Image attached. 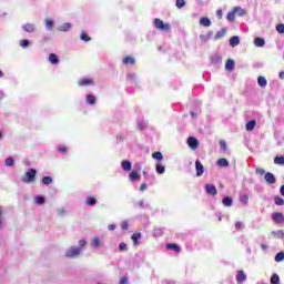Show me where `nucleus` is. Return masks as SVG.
Returning <instances> with one entry per match:
<instances>
[{
    "mask_svg": "<svg viewBox=\"0 0 284 284\" xmlns=\"http://www.w3.org/2000/svg\"><path fill=\"white\" fill-rule=\"evenodd\" d=\"M121 168L124 172H130L132 170V162L128 161V160H123L121 162Z\"/></svg>",
    "mask_w": 284,
    "mask_h": 284,
    "instance_id": "12",
    "label": "nucleus"
},
{
    "mask_svg": "<svg viewBox=\"0 0 284 284\" xmlns=\"http://www.w3.org/2000/svg\"><path fill=\"white\" fill-rule=\"evenodd\" d=\"M264 181H266V183L268 185H274V183H276V176H274V174L267 172L264 175Z\"/></svg>",
    "mask_w": 284,
    "mask_h": 284,
    "instance_id": "7",
    "label": "nucleus"
},
{
    "mask_svg": "<svg viewBox=\"0 0 284 284\" xmlns=\"http://www.w3.org/2000/svg\"><path fill=\"white\" fill-rule=\"evenodd\" d=\"M34 203H37V205H43L45 203V197L37 195L34 199Z\"/></svg>",
    "mask_w": 284,
    "mask_h": 284,
    "instance_id": "35",
    "label": "nucleus"
},
{
    "mask_svg": "<svg viewBox=\"0 0 284 284\" xmlns=\"http://www.w3.org/2000/svg\"><path fill=\"white\" fill-rule=\"evenodd\" d=\"M123 65H134L136 63V60H134V57L132 55H126L122 60Z\"/></svg>",
    "mask_w": 284,
    "mask_h": 284,
    "instance_id": "11",
    "label": "nucleus"
},
{
    "mask_svg": "<svg viewBox=\"0 0 284 284\" xmlns=\"http://www.w3.org/2000/svg\"><path fill=\"white\" fill-rule=\"evenodd\" d=\"M129 180L131 181H141V174H139V172L136 171H132L130 174H129Z\"/></svg>",
    "mask_w": 284,
    "mask_h": 284,
    "instance_id": "16",
    "label": "nucleus"
},
{
    "mask_svg": "<svg viewBox=\"0 0 284 284\" xmlns=\"http://www.w3.org/2000/svg\"><path fill=\"white\" fill-rule=\"evenodd\" d=\"M254 128H256V120H251L246 123L245 129L248 132H252V130H254Z\"/></svg>",
    "mask_w": 284,
    "mask_h": 284,
    "instance_id": "21",
    "label": "nucleus"
},
{
    "mask_svg": "<svg viewBox=\"0 0 284 284\" xmlns=\"http://www.w3.org/2000/svg\"><path fill=\"white\" fill-rule=\"evenodd\" d=\"M152 159H155L156 161H163V153H161V152H154L153 154H152Z\"/></svg>",
    "mask_w": 284,
    "mask_h": 284,
    "instance_id": "38",
    "label": "nucleus"
},
{
    "mask_svg": "<svg viewBox=\"0 0 284 284\" xmlns=\"http://www.w3.org/2000/svg\"><path fill=\"white\" fill-rule=\"evenodd\" d=\"M254 45L256 48H263V45H265V39H263V38H255Z\"/></svg>",
    "mask_w": 284,
    "mask_h": 284,
    "instance_id": "24",
    "label": "nucleus"
},
{
    "mask_svg": "<svg viewBox=\"0 0 284 284\" xmlns=\"http://www.w3.org/2000/svg\"><path fill=\"white\" fill-rule=\"evenodd\" d=\"M247 201H250V197L247 196V194H241L240 195V203L242 205H247Z\"/></svg>",
    "mask_w": 284,
    "mask_h": 284,
    "instance_id": "34",
    "label": "nucleus"
},
{
    "mask_svg": "<svg viewBox=\"0 0 284 284\" xmlns=\"http://www.w3.org/2000/svg\"><path fill=\"white\" fill-rule=\"evenodd\" d=\"M195 170H196V176H203V173L205 172V166H203V163L196 160Z\"/></svg>",
    "mask_w": 284,
    "mask_h": 284,
    "instance_id": "5",
    "label": "nucleus"
},
{
    "mask_svg": "<svg viewBox=\"0 0 284 284\" xmlns=\"http://www.w3.org/2000/svg\"><path fill=\"white\" fill-rule=\"evenodd\" d=\"M261 247H262V250H267V245H265V244H261Z\"/></svg>",
    "mask_w": 284,
    "mask_h": 284,
    "instance_id": "63",
    "label": "nucleus"
},
{
    "mask_svg": "<svg viewBox=\"0 0 284 284\" xmlns=\"http://www.w3.org/2000/svg\"><path fill=\"white\" fill-rule=\"evenodd\" d=\"M274 163H275L276 165H284V156H276V158L274 159Z\"/></svg>",
    "mask_w": 284,
    "mask_h": 284,
    "instance_id": "42",
    "label": "nucleus"
},
{
    "mask_svg": "<svg viewBox=\"0 0 284 284\" xmlns=\"http://www.w3.org/2000/svg\"><path fill=\"white\" fill-rule=\"evenodd\" d=\"M225 70L232 72L234 70V60L227 59L225 63Z\"/></svg>",
    "mask_w": 284,
    "mask_h": 284,
    "instance_id": "19",
    "label": "nucleus"
},
{
    "mask_svg": "<svg viewBox=\"0 0 284 284\" xmlns=\"http://www.w3.org/2000/svg\"><path fill=\"white\" fill-rule=\"evenodd\" d=\"M186 143H199V140H196V138H194V136H190L187 139Z\"/></svg>",
    "mask_w": 284,
    "mask_h": 284,
    "instance_id": "55",
    "label": "nucleus"
},
{
    "mask_svg": "<svg viewBox=\"0 0 284 284\" xmlns=\"http://www.w3.org/2000/svg\"><path fill=\"white\" fill-rule=\"evenodd\" d=\"M91 247H93L94 250H99V247H101V240L99 237H94L91 241Z\"/></svg>",
    "mask_w": 284,
    "mask_h": 284,
    "instance_id": "20",
    "label": "nucleus"
},
{
    "mask_svg": "<svg viewBox=\"0 0 284 284\" xmlns=\"http://www.w3.org/2000/svg\"><path fill=\"white\" fill-rule=\"evenodd\" d=\"M176 8H183L185 6V0H176Z\"/></svg>",
    "mask_w": 284,
    "mask_h": 284,
    "instance_id": "54",
    "label": "nucleus"
},
{
    "mask_svg": "<svg viewBox=\"0 0 284 284\" xmlns=\"http://www.w3.org/2000/svg\"><path fill=\"white\" fill-rule=\"evenodd\" d=\"M119 250L120 252H128V244H125L124 242L120 243Z\"/></svg>",
    "mask_w": 284,
    "mask_h": 284,
    "instance_id": "49",
    "label": "nucleus"
},
{
    "mask_svg": "<svg viewBox=\"0 0 284 284\" xmlns=\"http://www.w3.org/2000/svg\"><path fill=\"white\" fill-rule=\"evenodd\" d=\"M242 229H243V222H236L235 230H242Z\"/></svg>",
    "mask_w": 284,
    "mask_h": 284,
    "instance_id": "58",
    "label": "nucleus"
},
{
    "mask_svg": "<svg viewBox=\"0 0 284 284\" xmlns=\"http://www.w3.org/2000/svg\"><path fill=\"white\" fill-rule=\"evenodd\" d=\"M205 192L206 194H211V196H216V194H219V191L216 190V186H214V184H206Z\"/></svg>",
    "mask_w": 284,
    "mask_h": 284,
    "instance_id": "6",
    "label": "nucleus"
},
{
    "mask_svg": "<svg viewBox=\"0 0 284 284\" xmlns=\"http://www.w3.org/2000/svg\"><path fill=\"white\" fill-rule=\"evenodd\" d=\"M3 78V71L0 70V79Z\"/></svg>",
    "mask_w": 284,
    "mask_h": 284,
    "instance_id": "64",
    "label": "nucleus"
},
{
    "mask_svg": "<svg viewBox=\"0 0 284 284\" xmlns=\"http://www.w3.org/2000/svg\"><path fill=\"white\" fill-rule=\"evenodd\" d=\"M119 284H130V280L128 276H123L120 278Z\"/></svg>",
    "mask_w": 284,
    "mask_h": 284,
    "instance_id": "51",
    "label": "nucleus"
},
{
    "mask_svg": "<svg viewBox=\"0 0 284 284\" xmlns=\"http://www.w3.org/2000/svg\"><path fill=\"white\" fill-rule=\"evenodd\" d=\"M80 39H81L82 41H85V42L92 41V38H90V36H88V33H85V32H82V33H81Z\"/></svg>",
    "mask_w": 284,
    "mask_h": 284,
    "instance_id": "45",
    "label": "nucleus"
},
{
    "mask_svg": "<svg viewBox=\"0 0 284 284\" xmlns=\"http://www.w3.org/2000/svg\"><path fill=\"white\" fill-rule=\"evenodd\" d=\"M57 151L60 154H68V146L65 144H60L57 146Z\"/></svg>",
    "mask_w": 284,
    "mask_h": 284,
    "instance_id": "28",
    "label": "nucleus"
},
{
    "mask_svg": "<svg viewBox=\"0 0 284 284\" xmlns=\"http://www.w3.org/2000/svg\"><path fill=\"white\" fill-rule=\"evenodd\" d=\"M255 172H256V174H260L261 176H263V174H265V171H264L263 168H257V169L255 170Z\"/></svg>",
    "mask_w": 284,
    "mask_h": 284,
    "instance_id": "56",
    "label": "nucleus"
},
{
    "mask_svg": "<svg viewBox=\"0 0 284 284\" xmlns=\"http://www.w3.org/2000/svg\"><path fill=\"white\" fill-rule=\"evenodd\" d=\"M72 28V24L70 23H64L62 27H61V30L62 32H68V30H70Z\"/></svg>",
    "mask_w": 284,
    "mask_h": 284,
    "instance_id": "50",
    "label": "nucleus"
},
{
    "mask_svg": "<svg viewBox=\"0 0 284 284\" xmlns=\"http://www.w3.org/2000/svg\"><path fill=\"white\" fill-rule=\"evenodd\" d=\"M274 203H275V205H284V200H283V197L276 195L274 197Z\"/></svg>",
    "mask_w": 284,
    "mask_h": 284,
    "instance_id": "43",
    "label": "nucleus"
},
{
    "mask_svg": "<svg viewBox=\"0 0 284 284\" xmlns=\"http://www.w3.org/2000/svg\"><path fill=\"white\" fill-rule=\"evenodd\" d=\"M44 23L48 30H52V28H54V21H52V19H45Z\"/></svg>",
    "mask_w": 284,
    "mask_h": 284,
    "instance_id": "37",
    "label": "nucleus"
},
{
    "mask_svg": "<svg viewBox=\"0 0 284 284\" xmlns=\"http://www.w3.org/2000/svg\"><path fill=\"white\" fill-rule=\"evenodd\" d=\"M271 284H281V277L278 276V274H273L271 276Z\"/></svg>",
    "mask_w": 284,
    "mask_h": 284,
    "instance_id": "31",
    "label": "nucleus"
},
{
    "mask_svg": "<svg viewBox=\"0 0 284 284\" xmlns=\"http://www.w3.org/2000/svg\"><path fill=\"white\" fill-rule=\"evenodd\" d=\"M49 61L52 63V65H57V63H59V57H57L55 53H50Z\"/></svg>",
    "mask_w": 284,
    "mask_h": 284,
    "instance_id": "26",
    "label": "nucleus"
},
{
    "mask_svg": "<svg viewBox=\"0 0 284 284\" xmlns=\"http://www.w3.org/2000/svg\"><path fill=\"white\" fill-rule=\"evenodd\" d=\"M189 146L191 148V150H197L199 143H189Z\"/></svg>",
    "mask_w": 284,
    "mask_h": 284,
    "instance_id": "57",
    "label": "nucleus"
},
{
    "mask_svg": "<svg viewBox=\"0 0 284 284\" xmlns=\"http://www.w3.org/2000/svg\"><path fill=\"white\" fill-rule=\"evenodd\" d=\"M272 219L275 223H283L284 222V215L283 213H273Z\"/></svg>",
    "mask_w": 284,
    "mask_h": 284,
    "instance_id": "14",
    "label": "nucleus"
},
{
    "mask_svg": "<svg viewBox=\"0 0 284 284\" xmlns=\"http://www.w3.org/2000/svg\"><path fill=\"white\" fill-rule=\"evenodd\" d=\"M239 43H241V39L239 38V36L231 37V39H230L231 48H236V45H239Z\"/></svg>",
    "mask_w": 284,
    "mask_h": 284,
    "instance_id": "15",
    "label": "nucleus"
},
{
    "mask_svg": "<svg viewBox=\"0 0 284 284\" xmlns=\"http://www.w3.org/2000/svg\"><path fill=\"white\" fill-rule=\"evenodd\" d=\"M58 216H65L68 214V211L64 207L57 209Z\"/></svg>",
    "mask_w": 284,
    "mask_h": 284,
    "instance_id": "44",
    "label": "nucleus"
},
{
    "mask_svg": "<svg viewBox=\"0 0 284 284\" xmlns=\"http://www.w3.org/2000/svg\"><path fill=\"white\" fill-rule=\"evenodd\" d=\"M225 32H226L225 29H222L221 31H217L215 33V37H214L215 41H219V39H223V37H225Z\"/></svg>",
    "mask_w": 284,
    "mask_h": 284,
    "instance_id": "32",
    "label": "nucleus"
},
{
    "mask_svg": "<svg viewBox=\"0 0 284 284\" xmlns=\"http://www.w3.org/2000/svg\"><path fill=\"white\" fill-rule=\"evenodd\" d=\"M200 24L204 28H210V26H212V21L207 17H203L200 19Z\"/></svg>",
    "mask_w": 284,
    "mask_h": 284,
    "instance_id": "17",
    "label": "nucleus"
},
{
    "mask_svg": "<svg viewBox=\"0 0 284 284\" xmlns=\"http://www.w3.org/2000/svg\"><path fill=\"white\" fill-rule=\"evenodd\" d=\"M257 84L260 85V88H266L267 87V79L263 75H260L257 78Z\"/></svg>",
    "mask_w": 284,
    "mask_h": 284,
    "instance_id": "18",
    "label": "nucleus"
},
{
    "mask_svg": "<svg viewBox=\"0 0 284 284\" xmlns=\"http://www.w3.org/2000/svg\"><path fill=\"white\" fill-rule=\"evenodd\" d=\"M214 32L213 31H209L206 34H201L200 36V40L202 43H207L209 40L212 39Z\"/></svg>",
    "mask_w": 284,
    "mask_h": 284,
    "instance_id": "13",
    "label": "nucleus"
},
{
    "mask_svg": "<svg viewBox=\"0 0 284 284\" xmlns=\"http://www.w3.org/2000/svg\"><path fill=\"white\" fill-rule=\"evenodd\" d=\"M4 223H6V220L3 217V209L0 207V230H3Z\"/></svg>",
    "mask_w": 284,
    "mask_h": 284,
    "instance_id": "40",
    "label": "nucleus"
},
{
    "mask_svg": "<svg viewBox=\"0 0 284 284\" xmlns=\"http://www.w3.org/2000/svg\"><path fill=\"white\" fill-rule=\"evenodd\" d=\"M4 165H6L7 168H14V159H12V158H7V159L4 160Z\"/></svg>",
    "mask_w": 284,
    "mask_h": 284,
    "instance_id": "33",
    "label": "nucleus"
},
{
    "mask_svg": "<svg viewBox=\"0 0 284 284\" xmlns=\"http://www.w3.org/2000/svg\"><path fill=\"white\" fill-rule=\"evenodd\" d=\"M30 45V41L29 40H21L20 41V47L21 48H28Z\"/></svg>",
    "mask_w": 284,
    "mask_h": 284,
    "instance_id": "52",
    "label": "nucleus"
},
{
    "mask_svg": "<svg viewBox=\"0 0 284 284\" xmlns=\"http://www.w3.org/2000/svg\"><path fill=\"white\" fill-rule=\"evenodd\" d=\"M217 165L220 168H230V162L227 161V159L222 158L217 161Z\"/></svg>",
    "mask_w": 284,
    "mask_h": 284,
    "instance_id": "23",
    "label": "nucleus"
},
{
    "mask_svg": "<svg viewBox=\"0 0 284 284\" xmlns=\"http://www.w3.org/2000/svg\"><path fill=\"white\" fill-rule=\"evenodd\" d=\"M108 230H110V232H112V231L116 230V225L110 224V225L108 226Z\"/></svg>",
    "mask_w": 284,
    "mask_h": 284,
    "instance_id": "60",
    "label": "nucleus"
},
{
    "mask_svg": "<svg viewBox=\"0 0 284 284\" xmlns=\"http://www.w3.org/2000/svg\"><path fill=\"white\" fill-rule=\"evenodd\" d=\"M132 241H133V245L134 247L139 246V239H141V233H134L131 236Z\"/></svg>",
    "mask_w": 284,
    "mask_h": 284,
    "instance_id": "27",
    "label": "nucleus"
},
{
    "mask_svg": "<svg viewBox=\"0 0 284 284\" xmlns=\"http://www.w3.org/2000/svg\"><path fill=\"white\" fill-rule=\"evenodd\" d=\"M87 103H89V105H94L97 103V98L92 94H88L87 95Z\"/></svg>",
    "mask_w": 284,
    "mask_h": 284,
    "instance_id": "30",
    "label": "nucleus"
},
{
    "mask_svg": "<svg viewBox=\"0 0 284 284\" xmlns=\"http://www.w3.org/2000/svg\"><path fill=\"white\" fill-rule=\"evenodd\" d=\"M154 26L158 30H162L163 32L170 31V24L163 22V20L159 18L154 19Z\"/></svg>",
    "mask_w": 284,
    "mask_h": 284,
    "instance_id": "3",
    "label": "nucleus"
},
{
    "mask_svg": "<svg viewBox=\"0 0 284 284\" xmlns=\"http://www.w3.org/2000/svg\"><path fill=\"white\" fill-rule=\"evenodd\" d=\"M280 79H284V71L280 72Z\"/></svg>",
    "mask_w": 284,
    "mask_h": 284,
    "instance_id": "62",
    "label": "nucleus"
},
{
    "mask_svg": "<svg viewBox=\"0 0 284 284\" xmlns=\"http://www.w3.org/2000/svg\"><path fill=\"white\" fill-rule=\"evenodd\" d=\"M87 205H90V206L97 205V199H94V197H88V199H87Z\"/></svg>",
    "mask_w": 284,
    "mask_h": 284,
    "instance_id": "47",
    "label": "nucleus"
},
{
    "mask_svg": "<svg viewBox=\"0 0 284 284\" xmlns=\"http://www.w3.org/2000/svg\"><path fill=\"white\" fill-rule=\"evenodd\" d=\"M216 17H219V19H223V10L217 9L216 10Z\"/></svg>",
    "mask_w": 284,
    "mask_h": 284,
    "instance_id": "59",
    "label": "nucleus"
},
{
    "mask_svg": "<svg viewBox=\"0 0 284 284\" xmlns=\"http://www.w3.org/2000/svg\"><path fill=\"white\" fill-rule=\"evenodd\" d=\"M280 193L284 196V184L280 187Z\"/></svg>",
    "mask_w": 284,
    "mask_h": 284,
    "instance_id": "61",
    "label": "nucleus"
},
{
    "mask_svg": "<svg viewBox=\"0 0 284 284\" xmlns=\"http://www.w3.org/2000/svg\"><path fill=\"white\" fill-rule=\"evenodd\" d=\"M155 170L159 174H165V165L161 164V163H156L155 164Z\"/></svg>",
    "mask_w": 284,
    "mask_h": 284,
    "instance_id": "29",
    "label": "nucleus"
},
{
    "mask_svg": "<svg viewBox=\"0 0 284 284\" xmlns=\"http://www.w3.org/2000/svg\"><path fill=\"white\" fill-rule=\"evenodd\" d=\"M236 281L239 283H245V281H247V275L245 274V272L243 270L237 271Z\"/></svg>",
    "mask_w": 284,
    "mask_h": 284,
    "instance_id": "10",
    "label": "nucleus"
},
{
    "mask_svg": "<svg viewBox=\"0 0 284 284\" xmlns=\"http://www.w3.org/2000/svg\"><path fill=\"white\" fill-rule=\"evenodd\" d=\"M94 83V81L90 78H82L78 81V85H80V88H84L85 85H92Z\"/></svg>",
    "mask_w": 284,
    "mask_h": 284,
    "instance_id": "8",
    "label": "nucleus"
},
{
    "mask_svg": "<svg viewBox=\"0 0 284 284\" xmlns=\"http://www.w3.org/2000/svg\"><path fill=\"white\" fill-rule=\"evenodd\" d=\"M129 227H130V223L128 221H123L121 224V229L126 231V230H129Z\"/></svg>",
    "mask_w": 284,
    "mask_h": 284,
    "instance_id": "53",
    "label": "nucleus"
},
{
    "mask_svg": "<svg viewBox=\"0 0 284 284\" xmlns=\"http://www.w3.org/2000/svg\"><path fill=\"white\" fill-rule=\"evenodd\" d=\"M87 245L88 241H85V239L80 240L78 246L71 245L65 250L64 257L70 260L79 258Z\"/></svg>",
    "mask_w": 284,
    "mask_h": 284,
    "instance_id": "1",
    "label": "nucleus"
},
{
    "mask_svg": "<svg viewBox=\"0 0 284 284\" xmlns=\"http://www.w3.org/2000/svg\"><path fill=\"white\" fill-rule=\"evenodd\" d=\"M222 203L225 207H232V203H234V201L232 200V197L230 196H225L223 200H222Z\"/></svg>",
    "mask_w": 284,
    "mask_h": 284,
    "instance_id": "22",
    "label": "nucleus"
},
{
    "mask_svg": "<svg viewBox=\"0 0 284 284\" xmlns=\"http://www.w3.org/2000/svg\"><path fill=\"white\" fill-rule=\"evenodd\" d=\"M22 29L24 30V32H34L36 27L32 23H26Z\"/></svg>",
    "mask_w": 284,
    "mask_h": 284,
    "instance_id": "25",
    "label": "nucleus"
},
{
    "mask_svg": "<svg viewBox=\"0 0 284 284\" xmlns=\"http://www.w3.org/2000/svg\"><path fill=\"white\" fill-rule=\"evenodd\" d=\"M168 250H173L174 252H181V246L176 244H168L166 245Z\"/></svg>",
    "mask_w": 284,
    "mask_h": 284,
    "instance_id": "36",
    "label": "nucleus"
},
{
    "mask_svg": "<svg viewBox=\"0 0 284 284\" xmlns=\"http://www.w3.org/2000/svg\"><path fill=\"white\" fill-rule=\"evenodd\" d=\"M243 12V9L241 7H235L233 11L227 13V21H234L236 19V12Z\"/></svg>",
    "mask_w": 284,
    "mask_h": 284,
    "instance_id": "9",
    "label": "nucleus"
},
{
    "mask_svg": "<svg viewBox=\"0 0 284 284\" xmlns=\"http://www.w3.org/2000/svg\"><path fill=\"white\" fill-rule=\"evenodd\" d=\"M37 181V171L34 169H29L22 176L21 182L22 183H34Z\"/></svg>",
    "mask_w": 284,
    "mask_h": 284,
    "instance_id": "2",
    "label": "nucleus"
},
{
    "mask_svg": "<svg viewBox=\"0 0 284 284\" xmlns=\"http://www.w3.org/2000/svg\"><path fill=\"white\" fill-rule=\"evenodd\" d=\"M220 152L223 156H230L232 154V149L227 143H221L220 144Z\"/></svg>",
    "mask_w": 284,
    "mask_h": 284,
    "instance_id": "4",
    "label": "nucleus"
},
{
    "mask_svg": "<svg viewBox=\"0 0 284 284\" xmlns=\"http://www.w3.org/2000/svg\"><path fill=\"white\" fill-rule=\"evenodd\" d=\"M52 178H50V176H44L43 179H42V183H43V185H51V183H52Z\"/></svg>",
    "mask_w": 284,
    "mask_h": 284,
    "instance_id": "46",
    "label": "nucleus"
},
{
    "mask_svg": "<svg viewBox=\"0 0 284 284\" xmlns=\"http://www.w3.org/2000/svg\"><path fill=\"white\" fill-rule=\"evenodd\" d=\"M276 31L280 33V34H284V24L283 23H278L276 26Z\"/></svg>",
    "mask_w": 284,
    "mask_h": 284,
    "instance_id": "48",
    "label": "nucleus"
},
{
    "mask_svg": "<svg viewBox=\"0 0 284 284\" xmlns=\"http://www.w3.org/2000/svg\"><path fill=\"white\" fill-rule=\"evenodd\" d=\"M284 261V252H280L275 255V262L281 263Z\"/></svg>",
    "mask_w": 284,
    "mask_h": 284,
    "instance_id": "39",
    "label": "nucleus"
},
{
    "mask_svg": "<svg viewBox=\"0 0 284 284\" xmlns=\"http://www.w3.org/2000/svg\"><path fill=\"white\" fill-rule=\"evenodd\" d=\"M272 235H273V236H276L277 239H283L284 232H283V230L273 231V232H272Z\"/></svg>",
    "mask_w": 284,
    "mask_h": 284,
    "instance_id": "41",
    "label": "nucleus"
}]
</instances>
